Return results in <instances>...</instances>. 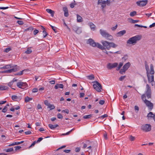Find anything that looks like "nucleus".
Returning a JSON list of instances; mask_svg holds the SVG:
<instances>
[{"instance_id": "f257e3e1", "label": "nucleus", "mask_w": 155, "mask_h": 155, "mask_svg": "<svg viewBox=\"0 0 155 155\" xmlns=\"http://www.w3.org/2000/svg\"><path fill=\"white\" fill-rule=\"evenodd\" d=\"M146 88L147 91L145 92V94H143L141 96V98L146 105L148 107L149 109L150 110H151L153 108V104L150 101L146 99V96L148 99L151 97V92L150 87L148 84H147Z\"/></svg>"}, {"instance_id": "f03ea898", "label": "nucleus", "mask_w": 155, "mask_h": 155, "mask_svg": "<svg viewBox=\"0 0 155 155\" xmlns=\"http://www.w3.org/2000/svg\"><path fill=\"white\" fill-rule=\"evenodd\" d=\"M141 38V36L139 35H136L130 38L127 41V43L129 44H132L134 45L137 41L140 40Z\"/></svg>"}, {"instance_id": "7ed1b4c3", "label": "nucleus", "mask_w": 155, "mask_h": 155, "mask_svg": "<svg viewBox=\"0 0 155 155\" xmlns=\"http://www.w3.org/2000/svg\"><path fill=\"white\" fill-rule=\"evenodd\" d=\"M87 42L93 47H97L101 50L104 49V48L102 45L98 43L95 42L94 40L91 38L89 39Z\"/></svg>"}, {"instance_id": "20e7f679", "label": "nucleus", "mask_w": 155, "mask_h": 155, "mask_svg": "<svg viewBox=\"0 0 155 155\" xmlns=\"http://www.w3.org/2000/svg\"><path fill=\"white\" fill-rule=\"evenodd\" d=\"M100 32L101 35L107 40H111L113 39V36L106 31L101 29L100 30Z\"/></svg>"}, {"instance_id": "39448f33", "label": "nucleus", "mask_w": 155, "mask_h": 155, "mask_svg": "<svg viewBox=\"0 0 155 155\" xmlns=\"http://www.w3.org/2000/svg\"><path fill=\"white\" fill-rule=\"evenodd\" d=\"M145 68L147 71V74H153L154 73V70L153 66L152 64H151L150 65V71H149V68L148 65L147 64V62L146 61H145Z\"/></svg>"}, {"instance_id": "423d86ee", "label": "nucleus", "mask_w": 155, "mask_h": 155, "mask_svg": "<svg viewBox=\"0 0 155 155\" xmlns=\"http://www.w3.org/2000/svg\"><path fill=\"white\" fill-rule=\"evenodd\" d=\"M94 83L93 85V87L94 89L98 92H100L101 91L102 89V86L101 84L97 81H95L93 82Z\"/></svg>"}, {"instance_id": "0eeeda50", "label": "nucleus", "mask_w": 155, "mask_h": 155, "mask_svg": "<svg viewBox=\"0 0 155 155\" xmlns=\"http://www.w3.org/2000/svg\"><path fill=\"white\" fill-rule=\"evenodd\" d=\"M141 129L145 132H148L151 130V126L150 124H145L141 126Z\"/></svg>"}, {"instance_id": "6e6552de", "label": "nucleus", "mask_w": 155, "mask_h": 155, "mask_svg": "<svg viewBox=\"0 0 155 155\" xmlns=\"http://www.w3.org/2000/svg\"><path fill=\"white\" fill-rule=\"evenodd\" d=\"M147 0H144L142 1H139L136 2V4L137 5L139 6L140 7H143L146 5L147 3Z\"/></svg>"}, {"instance_id": "1a4fd4ad", "label": "nucleus", "mask_w": 155, "mask_h": 155, "mask_svg": "<svg viewBox=\"0 0 155 155\" xmlns=\"http://www.w3.org/2000/svg\"><path fill=\"white\" fill-rule=\"evenodd\" d=\"M17 86L20 88L23 89V87H25L27 86V84L26 82L20 81L17 83Z\"/></svg>"}, {"instance_id": "9d476101", "label": "nucleus", "mask_w": 155, "mask_h": 155, "mask_svg": "<svg viewBox=\"0 0 155 155\" xmlns=\"http://www.w3.org/2000/svg\"><path fill=\"white\" fill-rule=\"evenodd\" d=\"M118 65L117 63H109L107 64V68L110 70L113 68L116 67Z\"/></svg>"}, {"instance_id": "9b49d317", "label": "nucleus", "mask_w": 155, "mask_h": 155, "mask_svg": "<svg viewBox=\"0 0 155 155\" xmlns=\"http://www.w3.org/2000/svg\"><path fill=\"white\" fill-rule=\"evenodd\" d=\"M101 43L103 44V46L104 47H105L108 50L110 49V47H109V42L107 41H101ZM104 49L105 48H104Z\"/></svg>"}, {"instance_id": "f8f14e48", "label": "nucleus", "mask_w": 155, "mask_h": 155, "mask_svg": "<svg viewBox=\"0 0 155 155\" xmlns=\"http://www.w3.org/2000/svg\"><path fill=\"white\" fill-rule=\"evenodd\" d=\"M150 74H147V77L148 81L149 83H151L154 82V76L153 74H151V76L150 75Z\"/></svg>"}, {"instance_id": "ddd939ff", "label": "nucleus", "mask_w": 155, "mask_h": 155, "mask_svg": "<svg viewBox=\"0 0 155 155\" xmlns=\"http://www.w3.org/2000/svg\"><path fill=\"white\" fill-rule=\"evenodd\" d=\"M73 30L75 31L76 33H77L78 34H80L81 32V29L78 28L76 26L73 27Z\"/></svg>"}, {"instance_id": "4468645a", "label": "nucleus", "mask_w": 155, "mask_h": 155, "mask_svg": "<svg viewBox=\"0 0 155 155\" xmlns=\"http://www.w3.org/2000/svg\"><path fill=\"white\" fill-rule=\"evenodd\" d=\"M63 11L64 12V16L67 17L68 16L69 14L67 8L66 7H64L63 8Z\"/></svg>"}, {"instance_id": "2eb2a0df", "label": "nucleus", "mask_w": 155, "mask_h": 155, "mask_svg": "<svg viewBox=\"0 0 155 155\" xmlns=\"http://www.w3.org/2000/svg\"><path fill=\"white\" fill-rule=\"evenodd\" d=\"M126 33V31L125 30H123L120 31V32H118L117 34V36L121 37L125 34Z\"/></svg>"}, {"instance_id": "dca6fc26", "label": "nucleus", "mask_w": 155, "mask_h": 155, "mask_svg": "<svg viewBox=\"0 0 155 155\" xmlns=\"http://www.w3.org/2000/svg\"><path fill=\"white\" fill-rule=\"evenodd\" d=\"M16 69L14 68H12L11 69H9L7 70L4 71L2 72L3 73H11L12 72H15L16 71Z\"/></svg>"}, {"instance_id": "f3484780", "label": "nucleus", "mask_w": 155, "mask_h": 155, "mask_svg": "<svg viewBox=\"0 0 155 155\" xmlns=\"http://www.w3.org/2000/svg\"><path fill=\"white\" fill-rule=\"evenodd\" d=\"M46 11L48 13L51 14V17H53L54 13V11L48 8L47 9Z\"/></svg>"}, {"instance_id": "a211bd4d", "label": "nucleus", "mask_w": 155, "mask_h": 155, "mask_svg": "<svg viewBox=\"0 0 155 155\" xmlns=\"http://www.w3.org/2000/svg\"><path fill=\"white\" fill-rule=\"evenodd\" d=\"M12 68H13V67H12L10 64H8L5 65V66L3 67L0 68L2 69H8Z\"/></svg>"}, {"instance_id": "6ab92c4d", "label": "nucleus", "mask_w": 155, "mask_h": 155, "mask_svg": "<svg viewBox=\"0 0 155 155\" xmlns=\"http://www.w3.org/2000/svg\"><path fill=\"white\" fill-rule=\"evenodd\" d=\"M130 62H127L123 66V68L125 69V70H127L130 67Z\"/></svg>"}, {"instance_id": "aec40b11", "label": "nucleus", "mask_w": 155, "mask_h": 155, "mask_svg": "<svg viewBox=\"0 0 155 155\" xmlns=\"http://www.w3.org/2000/svg\"><path fill=\"white\" fill-rule=\"evenodd\" d=\"M77 21L78 22H81L83 21V20L81 16H80L79 15L77 14Z\"/></svg>"}, {"instance_id": "412c9836", "label": "nucleus", "mask_w": 155, "mask_h": 155, "mask_svg": "<svg viewBox=\"0 0 155 155\" xmlns=\"http://www.w3.org/2000/svg\"><path fill=\"white\" fill-rule=\"evenodd\" d=\"M48 127L51 128V129H55L56 127L58 126V125L56 124V125H53L52 124H48Z\"/></svg>"}, {"instance_id": "4be33fe9", "label": "nucleus", "mask_w": 155, "mask_h": 155, "mask_svg": "<svg viewBox=\"0 0 155 155\" xmlns=\"http://www.w3.org/2000/svg\"><path fill=\"white\" fill-rule=\"evenodd\" d=\"M34 29V28L31 26L29 27V28L25 29L24 31V32L29 31H31Z\"/></svg>"}, {"instance_id": "5701e85b", "label": "nucleus", "mask_w": 155, "mask_h": 155, "mask_svg": "<svg viewBox=\"0 0 155 155\" xmlns=\"http://www.w3.org/2000/svg\"><path fill=\"white\" fill-rule=\"evenodd\" d=\"M117 46V45L113 42H109V47H110V48L111 47H113L114 48H115Z\"/></svg>"}, {"instance_id": "b1692460", "label": "nucleus", "mask_w": 155, "mask_h": 155, "mask_svg": "<svg viewBox=\"0 0 155 155\" xmlns=\"http://www.w3.org/2000/svg\"><path fill=\"white\" fill-rule=\"evenodd\" d=\"M8 87L7 86H0V90H5L8 89Z\"/></svg>"}, {"instance_id": "393cba45", "label": "nucleus", "mask_w": 155, "mask_h": 155, "mask_svg": "<svg viewBox=\"0 0 155 155\" xmlns=\"http://www.w3.org/2000/svg\"><path fill=\"white\" fill-rule=\"evenodd\" d=\"M12 100H14L15 99H18L19 100H20L21 99L20 97H18L16 95H12Z\"/></svg>"}, {"instance_id": "a878e982", "label": "nucleus", "mask_w": 155, "mask_h": 155, "mask_svg": "<svg viewBox=\"0 0 155 155\" xmlns=\"http://www.w3.org/2000/svg\"><path fill=\"white\" fill-rule=\"evenodd\" d=\"M89 25L90 27L92 29H93V30H94L95 26V25L92 23H90L89 24Z\"/></svg>"}, {"instance_id": "bb28decb", "label": "nucleus", "mask_w": 155, "mask_h": 155, "mask_svg": "<svg viewBox=\"0 0 155 155\" xmlns=\"http://www.w3.org/2000/svg\"><path fill=\"white\" fill-rule=\"evenodd\" d=\"M32 52V50L30 48H28L27 49L25 53L26 54H30Z\"/></svg>"}, {"instance_id": "cd10ccee", "label": "nucleus", "mask_w": 155, "mask_h": 155, "mask_svg": "<svg viewBox=\"0 0 155 155\" xmlns=\"http://www.w3.org/2000/svg\"><path fill=\"white\" fill-rule=\"evenodd\" d=\"M32 98L31 97H29L28 96H27L25 99V102H29L30 101L32 100Z\"/></svg>"}, {"instance_id": "c85d7f7f", "label": "nucleus", "mask_w": 155, "mask_h": 155, "mask_svg": "<svg viewBox=\"0 0 155 155\" xmlns=\"http://www.w3.org/2000/svg\"><path fill=\"white\" fill-rule=\"evenodd\" d=\"M123 63H122V62L120 63L118 66L116 68V70L117 71L119 70L120 69V68H121V67L123 66Z\"/></svg>"}, {"instance_id": "c756f323", "label": "nucleus", "mask_w": 155, "mask_h": 155, "mask_svg": "<svg viewBox=\"0 0 155 155\" xmlns=\"http://www.w3.org/2000/svg\"><path fill=\"white\" fill-rule=\"evenodd\" d=\"M92 116V114H89L88 115H86L83 117V118L84 119L90 118Z\"/></svg>"}, {"instance_id": "7c9ffc66", "label": "nucleus", "mask_w": 155, "mask_h": 155, "mask_svg": "<svg viewBox=\"0 0 155 155\" xmlns=\"http://www.w3.org/2000/svg\"><path fill=\"white\" fill-rule=\"evenodd\" d=\"M4 150L7 152H12L13 151V147H12L7 149L5 150Z\"/></svg>"}, {"instance_id": "2f4dec72", "label": "nucleus", "mask_w": 155, "mask_h": 155, "mask_svg": "<svg viewBox=\"0 0 155 155\" xmlns=\"http://www.w3.org/2000/svg\"><path fill=\"white\" fill-rule=\"evenodd\" d=\"M126 71L122 68L120 70L119 72L120 74H123L125 73Z\"/></svg>"}, {"instance_id": "473e14b6", "label": "nucleus", "mask_w": 155, "mask_h": 155, "mask_svg": "<svg viewBox=\"0 0 155 155\" xmlns=\"http://www.w3.org/2000/svg\"><path fill=\"white\" fill-rule=\"evenodd\" d=\"M74 129H75L74 128L73 129H71L70 131H69L67 132V133H66L62 134V135H64V136H65V135H69L73 130Z\"/></svg>"}, {"instance_id": "72a5a7b5", "label": "nucleus", "mask_w": 155, "mask_h": 155, "mask_svg": "<svg viewBox=\"0 0 155 155\" xmlns=\"http://www.w3.org/2000/svg\"><path fill=\"white\" fill-rule=\"evenodd\" d=\"M43 38H45L48 35V33L45 30H44L43 31Z\"/></svg>"}, {"instance_id": "f704fd0d", "label": "nucleus", "mask_w": 155, "mask_h": 155, "mask_svg": "<svg viewBox=\"0 0 155 155\" xmlns=\"http://www.w3.org/2000/svg\"><path fill=\"white\" fill-rule=\"evenodd\" d=\"M154 114H153L152 112H150L147 115V117H153V116Z\"/></svg>"}, {"instance_id": "c9c22d12", "label": "nucleus", "mask_w": 155, "mask_h": 155, "mask_svg": "<svg viewBox=\"0 0 155 155\" xmlns=\"http://www.w3.org/2000/svg\"><path fill=\"white\" fill-rule=\"evenodd\" d=\"M137 14V12L135 11H134L132 12H131L130 13V15L131 16L133 17L134 16V15H136Z\"/></svg>"}, {"instance_id": "e433bc0d", "label": "nucleus", "mask_w": 155, "mask_h": 155, "mask_svg": "<svg viewBox=\"0 0 155 155\" xmlns=\"http://www.w3.org/2000/svg\"><path fill=\"white\" fill-rule=\"evenodd\" d=\"M130 20V22L131 23H135L138 22V20H134L132 19H129Z\"/></svg>"}, {"instance_id": "4c0bfd02", "label": "nucleus", "mask_w": 155, "mask_h": 155, "mask_svg": "<svg viewBox=\"0 0 155 155\" xmlns=\"http://www.w3.org/2000/svg\"><path fill=\"white\" fill-rule=\"evenodd\" d=\"M26 71V70L25 69H24L23 71H20L19 72H18V73H17L16 75H21L23 74V72L24 71Z\"/></svg>"}, {"instance_id": "58836bf2", "label": "nucleus", "mask_w": 155, "mask_h": 155, "mask_svg": "<svg viewBox=\"0 0 155 155\" xmlns=\"http://www.w3.org/2000/svg\"><path fill=\"white\" fill-rule=\"evenodd\" d=\"M103 4H107V5H109L110 4V1L108 0L106 1H104Z\"/></svg>"}, {"instance_id": "ea45409f", "label": "nucleus", "mask_w": 155, "mask_h": 155, "mask_svg": "<svg viewBox=\"0 0 155 155\" xmlns=\"http://www.w3.org/2000/svg\"><path fill=\"white\" fill-rule=\"evenodd\" d=\"M48 108H50V110L53 109L55 108V107L54 105H52V104H50L49 105H48Z\"/></svg>"}, {"instance_id": "a19ab883", "label": "nucleus", "mask_w": 155, "mask_h": 155, "mask_svg": "<svg viewBox=\"0 0 155 155\" xmlns=\"http://www.w3.org/2000/svg\"><path fill=\"white\" fill-rule=\"evenodd\" d=\"M57 117L58 119H61L63 118V116L60 113H58L57 114Z\"/></svg>"}, {"instance_id": "79ce46f5", "label": "nucleus", "mask_w": 155, "mask_h": 155, "mask_svg": "<svg viewBox=\"0 0 155 155\" xmlns=\"http://www.w3.org/2000/svg\"><path fill=\"white\" fill-rule=\"evenodd\" d=\"M130 140L131 141H133L135 139V137L133 136L132 135H130L129 137Z\"/></svg>"}, {"instance_id": "37998d69", "label": "nucleus", "mask_w": 155, "mask_h": 155, "mask_svg": "<svg viewBox=\"0 0 155 155\" xmlns=\"http://www.w3.org/2000/svg\"><path fill=\"white\" fill-rule=\"evenodd\" d=\"M88 78L91 80L94 78V77L93 75H91L88 76Z\"/></svg>"}, {"instance_id": "c03bdc74", "label": "nucleus", "mask_w": 155, "mask_h": 155, "mask_svg": "<svg viewBox=\"0 0 155 155\" xmlns=\"http://www.w3.org/2000/svg\"><path fill=\"white\" fill-rule=\"evenodd\" d=\"M126 77V76L125 75L124 76H121L119 78V80L120 81H122L123 80H124L125 78Z\"/></svg>"}, {"instance_id": "a18cd8bd", "label": "nucleus", "mask_w": 155, "mask_h": 155, "mask_svg": "<svg viewBox=\"0 0 155 155\" xmlns=\"http://www.w3.org/2000/svg\"><path fill=\"white\" fill-rule=\"evenodd\" d=\"M11 50V48H6L4 51V52L7 53L10 51Z\"/></svg>"}, {"instance_id": "49530a36", "label": "nucleus", "mask_w": 155, "mask_h": 155, "mask_svg": "<svg viewBox=\"0 0 155 155\" xmlns=\"http://www.w3.org/2000/svg\"><path fill=\"white\" fill-rule=\"evenodd\" d=\"M44 104L46 106H48L50 104L48 101L46 100L44 101Z\"/></svg>"}, {"instance_id": "de8ad7c7", "label": "nucleus", "mask_w": 155, "mask_h": 155, "mask_svg": "<svg viewBox=\"0 0 155 155\" xmlns=\"http://www.w3.org/2000/svg\"><path fill=\"white\" fill-rule=\"evenodd\" d=\"M7 107L5 106L4 107V108L2 110V112L3 113H5L7 111Z\"/></svg>"}, {"instance_id": "09e8293b", "label": "nucleus", "mask_w": 155, "mask_h": 155, "mask_svg": "<svg viewBox=\"0 0 155 155\" xmlns=\"http://www.w3.org/2000/svg\"><path fill=\"white\" fill-rule=\"evenodd\" d=\"M128 58V56L127 55H124V56L122 58V60L123 61H125Z\"/></svg>"}, {"instance_id": "8fccbe9b", "label": "nucleus", "mask_w": 155, "mask_h": 155, "mask_svg": "<svg viewBox=\"0 0 155 155\" xmlns=\"http://www.w3.org/2000/svg\"><path fill=\"white\" fill-rule=\"evenodd\" d=\"M108 117V115L107 114H104V115L101 116L100 117H99L98 118H101L102 119L104 118L105 117Z\"/></svg>"}, {"instance_id": "3c124183", "label": "nucleus", "mask_w": 155, "mask_h": 155, "mask_svg": "<svg viewBox=\"0 0 155 155\" xmlns=\"http://www.w3.org/2000/svg\"><path fill=\"white\" fill-rule=\"evenodd\" d=\"M39 32V31L38 30L35 29L33 31V34L34 35H35L38 34Z\"/></svg>"}, {"instance_id": "603ef678", "label": "nucleus", "mask_w": 155, "mask_h": 155, "mask_svg": "<svg viewBox=\"0 0 155 155\" xmlns=\"http://www.w3.org/2000/svg\"><path fill=\"white\" fill-rule=\"evenodd\" d=\"M50 25L52 29L56 33L57 32V31H56V28L55 27H54V26H52V25Z\"/></svg>"}, {"instance_id": "864d4df0", "label": "nucleus", "mask_w": 155, "mask_h": 155, "mask_svg": "<svg viewBox=\"0 0 155 155\" xmlns=\"http://www.w3.org/2000/svg\"><path fill=\"white\" fill-rule=\"evenodd\" d=\"M17 23L20 25H22L23 24V22L22 21H17Z\"/></svg>"}, {"instance_id": "5fc2aeb1", "label": "nucleus", "mask_w": 155, "mask_h": 155, "mask_svg": "<svg viewBox=\"0 0 155 155\" xmlns=\"http://www.w3.org/2000/svg\"><path fill=\"white\" fill-rule=\"evenodd\" d=\"M75 4L74 3H72L70 4V7L71 8H73Z\"/></svg>"}, {"instance_id": "6e6d98bb", "label": "nucleus", "mask_w": 155, "mask_h": 155, "mask_svg": "<svg viewBox=\"0 0 155 155\" xmlns=\"http://www.w3.org/2000/svg\"><path fill=\"white\" fill-rule=\"evenodd\" d=\"M38 91V89L37 88H34L32 90V91L33 93L36 92Z\"/></svg>"}, {"instance_id": "4d7b16f0", "label": "nucleus", "mask_w": 155, "mask_h": 155, "mask_svg": "<svg viewBox=\"0 0 155 155\" xmlns=\"http://www.w3.org/2000/svg\"><path fill=\"white\" fill-rule=\"evenodd\" d=\"M43 139V138L42 137H40L36 141L37 143H38L40 142Z\"/></svg>"}, {"instance_id": "13d9d810", "label": "nucleus", "mask_w": 155, "mask_h": 155, "mask_svg": "<svg viewBox=\"0 0 155 155\" xmlns=\"http://www.w3.org/2000/svg\"><path fill=\"white\" fill-rule=\"evenodd\" d=\"M104 101L103 100H101L99 101V104L101 105H103L104 103Z\"/></svg>"}, {"instance_id": "bf43d9fd", "label": "nucleus", "mask_w": 155, "mask_h": 155, "mask_svg": "<svg viewBox=\"0 0 155 155\" xmlns=\"http://www.w3.org/2000/svg\"><path fill=\"white\" fill-rule=\"evenodd\" d=\"M15 150H18L20 149L21 148V147L19 146H15Z\"/></svg>"}, {"instance_id": "052dcab7", "label": "nucleus", "mask_w": 155, "mask_h": 155, "mask_svg": "<svg viewBox=\"0 0 155 155\" xmlns=\"http://www.w3.org/2000/svg\"><path fill=\"white\" fill-rule=\"evenodd\" d=\"M106 6V4H102L101 5V7H102V9L103 11L104 10V8Z\"/></svg>"}, {"instance_id": "680f3d73", "label": "nucleus", "mask_w": 155, "mask_h": 155, "mask_svg": "<svg viewBox=\"0 0 155 155\" xmlns=\"http://www.w3.org/2000/svg\"><path fill=\"white\" fill-rule=\"evenodd\" d=\"M13 82L12 81L8 83V85L9 86L11 87V86L13 84Z\"/></svg>"}, {"instance_id": "e2e57ef3", "label": "nucleus", "mask_w": 155, "mask_h": 155, "mask_svg": "<svg viewBox=\"0 0 155 155\" xmlns=\"http://www.w3.org/2000/svg\"><path fill=\"white\" fill-rule=\"evenodd\" d=\"M80 97L81 98L83 97L84 96V93H80Z\"/></svg>"}, {"instance_id": "0e129e2a", "label": "nucleus", "mask_w": 155, "mask_h": 155, "mask_svg": "<svg viewBox=\"0 0 155 155\" xmlns=\"http://www.w3.org/2000/svg\"><path fill=\"white\" fill-rule=\"evenodd\" d=\"M80 147H77L75 149V151L77 152H78L80 151Z\"/></svg>"}, {"instance_id": "69168bd1", "label": "nucleus", "mask_w": 155, "mask_h": 155, "mask_svg": "<svg viewBox=\"0 0 155 155\" xmlns=\"http://www.w3.org/2000/svg\"><path fill=\"white\" fill-rule=\"evenodd\" d=\"M58 87L61 88H63L64 86L63 84H58Z\"/></svg>"}, {"instance_id": "338daca9", "label": "nucleus", "mask_w": 155, "mask_h": 155, "mask_svg": "<svg viewBox=\"0 0 155 155\" xmlns=\"http://www.w3.org/2000/svg\"><path fill=\"white\" fill-rule=\"evenodd\" d=\"M25 133L26 135H28L31 134V131H27L25 132Z\"/></svg>"}, {"instance_id": "774afa93", "label": "nucleus", "mask_w": 155, "mask_h": 155, "mask_svg": "<svg viewBox=\"0 0 155 155\" xmlns=\"http://www.w3.org/2000/svg\"><path fill=\"white\" fill-rule=\"evenodd\" d=\"M103 1L102 0H98V4H103Z\"/></svg>"}]
</instances>
